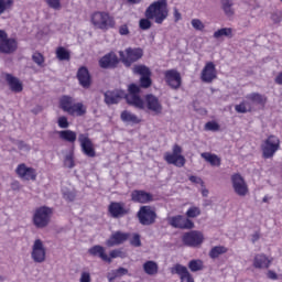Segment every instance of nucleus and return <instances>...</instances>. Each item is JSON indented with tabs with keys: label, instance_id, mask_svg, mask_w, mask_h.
<instances>
[{
	"label": "nucleus",
	"instance_id": "1",
	"mask_svg": "<svg viewBox=\"0 0 282 282\" xmlns=\"http://www.w3.org/2000/svg\"><path fill=\"white\" fill-rule=\"evenodd\" d=\"M144 17L139 21L140 30H151L153 22L162 25L169 19V2L167 0H158L152 2L144 12Z\"/></svg>",
	"mask_w": 282,
	"mask_h": 282
},
{
	"label": "nucleus",
	"instance_id": "2",
	"mask_svg": "<svg viewBox=\"0 0 282 282\" xmlns=\"http://www.w3.org/2000/svg\"><path fill=\"white\" fill-rule=\"evenodd\" d=\"M140 86L130 84L128 86V94L124 90H108L104 94L106 105H118L124 98L128 105L135 107V109L144 108V100L140 97Z\"/></svg>",
	"mask_w": 282,
	"mask_h": 282
},
{
	"label": "nucleus",
	"instance_id": "3",
	"mask_svg": "<svg viewBox=\"0 0 282 282\" xmlns=\"http://www.w3.org/2000/svg\"><path fill=\"white\" fill-rule=\"evenodd\" d=\"M281 149V140L276 135H269L261 144L262 158L270 160Z\"/></svg>",
	"mask_w": 282,
	"mask_h": 282
},
{
	"label": "nucleus",
	"instance_id": "4",
	"mask_svg": "<svg viewBox=\"0 0 282 282\" xmlns=\"http://www.w3.org/2000/svg\"><path fill=\"white\" fill-rule=\"evenodd\" d=\"M52 219V208L42 206L35 209L33 215V224L35 228H47Z\"/></svg>",
	"mask_w": 282,
	"mask_h": 282
},
{
	"label": "nucleus",
	"instance_id": "5",
	"mask_svg": "<svg viewBox=\"0 0 282 282\" xmlns=\"http://www.w3.org/2000/svg\"><path fill=\"white\" fill-rule=\"evenodd\" d=\"M119 56H120L121 63H123L126 67H131L133 63H137V61H140V58L144 56V51H142V48L140 47H137V48L128 47L126 50V53L123 51H120Z\"/></svg>",
	"mask_w": 282,
	"mask_h": 282
},
{
	"label": "nucleus",
	"instance_id": "6",
	"mask_svg": "<svg viewBox=\"0 0 282 282\" xmlns=\"http://www.w3.org/2000/svg\"><path fill=\"white\" fill-rule=\"evenodd\" d=\"M91 23L98 30H109L116 25V21L107 12H95L91 15Z\"/></svg>",
	"mask_w": 282,
	"mask_h": 282
},
{
	"label": "nucleus",
	"instance_id": "7",
	"mask_svg": "<svg viewBox=\"0 0 282 282\" xmlns=\"http://www.w3.org/2000/svg\"><path fill=\"white\" fill-rule=\"evenodd\" d=\"M137 217L141 226H153L155 219H158V214L151 206H142L139 209Z\"/></svg>",
	"mask_w": 282,
	"mask_h": 282
},
{
	"label": "nucleus",
	"instance_id": "8",
	"mask_svg": "<svg viewBox=\"0 0 282 282\" xmlns=\"http://www.w3.org/2000/svg\"><path fill=\"white\" fill-rule=\"evenodd\" d=\"M164 160L167 162V164H173L178 169H182V166L186 164V158L182 155V147L178 144H174L172 153H165Z\"/></svg>",
	"mask_w": 282,
	"mask_h": 282
},
{
	"label": "nucleus",
	"instance_id": "9",
	"mask_svg": "<svg viewBox=\"0 0 282 282\" xmlns=\"http://www.w3.org/2000/svg\"><path fill=\"white\" fill-rule=\"evenodd\" d=\"M182 241L187 248H199L204 243V234L197 230L187 231L182 236Z\"/></svg>",
	"mask_w": 282,
	"mask_h": 282
},
{
	"label": "nucleus",
	"instance_id": "10",
	"mask_svg": "<svg viewBox=\"0 0 282 282\" xmlns=\"http://www.w3.org/2000/svg\"><path fill=\"white\" fill-rule=\"evenodd\" d=\"M167 224L172 228H178L180 230H193L195 228V223L183 215L167 217Z\"/></svg>",
	"mask_w": 282,
	"mask_h": 282
},
{
	"label": "nucleus",
	"instance_id": "11",
	"mask_svg": "<svg viewBox=\"0 0 282 282\" xmlns=\"http://www.w3.org/2000/svg\"><path fill=\"white\" fill-rule=\"evenodd\" d=\"M133 74H137L140 77V87L143 89H149L152 85L151 80V69L144 65H134L132 68Z\"/></svg>",
	"mask_w": 282,
	"mask_h": 282
},
{
	"label": "nucleus",
	"instance_id": "12",
	"mask_svg": "<svg viewBox=\"0 0 282 282\" xmlns=\"http://www.w3.org/2000/svg\"><path fill=\"white\" fill-rule=\"evenodd\" d=\"M231 184L234 193H236V195H238L239 197H246V195H248V183H246V180L243 178V176H241V174L236 173L231 175Z\"/></svg>",
	"mask_w": 282,
	"mask_h": 282
},
{
	"label": "nucleus",
	"instance_id": "13",
	"mask_svg": "<svg viewBox=\"0 0 282 282\" xmlns=\"http://www.w3.org/2000/svg\"><path fill=\"white\" fill-rule=\"evenodd\" d=\"M144 100L145 102L143 101L142 109H148V111H151L154 116H160V113H162V102H160V99L156 96L151 94L145 95Z\"/></svg>",
	"mask_w": 282,
	"mask_h": 282
},
{
	"label": "nucleus",
	"instance_id": "14",
	"mask_svg": "<svg viewBox=\"0 0 282 282\" xmlns=\"http://www.w3.org/2000/svg\"><path fill=\"white\" fill-rule=\"evenodd\" d=\"M78 142L82 147V152L87 158H96V148H94V142L89 139V134L80 133L78 135Z\"/></svg>",
	"mask_w": 282,
	"mask_h": 282
},
{
	"label": "nucleus",
	"instance_id": "15",
	"mask_svg": "<svg viewBox=\"0 0 282 282\" xmlns=\"http://www.w3.org/2000/svg\"><path fill=\"white\" fill-rule=\"evenodd\" d=\"M108 212L110 217L113 219H120V217H124L131 213V209L124 207V203L122 202H111L108 206Z\"/></svg>",
	"mask_w": 282,
	"mask_h": 282
},
{
	"label": "nucleus",
	"instance_id": "16",
	"mask_svg": "<svg viewBox=\"0 0 282 282\" xmlns=\"http://www.w3.org/2000/svg\"><path fill=\"white\" fill-rule=\"evenodd\" d=\"M45 246L41 239H36L32 247L31 257L35 263H43L45 261Z\"/></svg>",
	"mask_w": 282,
	"mask_h": 282
},
{
	"label": "nucleus",
	"instance_id": "17",
	"mask_svg": "<svg viewBox=\"0 0 282 282\" xmlns=\"http://www.w3.org/2000/svg\"><path fill=\"white\" fill-rule=\"evenodd\" d=\"M171 274H177L182 282H195L193 274L188 271V268L181 263H176L170 268Z\"/></svg>",
	"mask_w": 282,
	"mask_h": 282
},
{
	"label": "nucleus",
	"instance_id": "18",
	"mask_svg": "<svg viewBox=\"0 0 282 282\" xmlns=\"http://www.w3.org/2000/svg\"><path fill=\"white\" fill-rule=\"evenodd\" d=\"M165 83L171 89H180L182 87V75L176 69L165 70Z\"/></svg>",
	"mask_w": 282,
	"mask_h": 282
},
{
	"label": "nucleus",
	"instance_id": "19",
	"mask_svg": "<svg viewBox=\"0 0 282 282\" xmlns=\"http://www.w3.org/2000/svg\"><path fill=\"white\" fill-rule=\"evenodd\" d=\"M19 50V42L14 37H4L0 41V54H14Z\"/></svg>",
	"mask_w": 282,
	"mask_h": 282
},
{
	"label": "nucleus",
	"instance_id": "20",
	"mask_svg": "<svg viewBox=\"0 0 282 282\" xmlns=\"http://www.w3.org/2000/svg\"><path fill=\"white\" fill-rule=\"evenodd\" d=\"M217 78V68H215V63L208 62L200 73V80L203 83H213Z\"/></svg>",
	"mask_w": 282,
	"mask_h": 282
},
{
	"label": "nucleus",
	"instance_id": "21",
	"mask_svg": "<svg viewBox=\"0 0 282 282\" xmlns=\"http://www.w3.org/2000/svg\"><path fill=\"white\" fill-rule=\"evenodd\" d=\"M120 59H118V55L116 53H109L100 58L99 65L102 69H115L118 67Z\"/></svg>",
	"mask_w": 282,
	"mask_h": 282
},
{
	"label": "nucleus",
	"instance_id": "22",
	"mask_svg": "<svg viewBox=\"0 0 282 282\" xmlns=\"http://www.w3.org/2000/svg\"><path fill=\"white\" fill-rule=\"evenodd\" d=\"M77 79L79 80V85L84 87V89H89L91 87V75L89 74V69L87 67L82 66L77 70Z\"/></svg>",
	"mask_w": 282,
	"mask_h": 282
},
{
	"label": "nucleus",
	"instance_id": "23",
	"mask_svg": "<svg viewBox=\"0 0 282 282\" xmlns=\"http://www.w3.org/2000/svg\"><path fill=\"white\" fill-rule=\"evenodd\" d=\"M131 199L132 202H135L138 204H149V202H153V194L144 191L134 189L131 193Z\"/></svg>",
	"mask_w": 282,
	"mask_h": 282
},
{
	"label": "nucleus",
	"instance_id": "24",
	"mask_svg": "<svg viewBox=\"0 0 282 282\" xmlns=\"http://www.w3.org/2000/svg\"><path fill=\"white\" fill-rule=\"evenodd\" d=\"M17 174L22 180H26V181L36 180V170H34L33 167H26L25 164L23 163L17 167Z\"/></svg>",
	"mask_w": 282,
	"mask_h": 282
},
{
	"label": "nucleus",
	"instance_id": "25",
	"mask_svg": "<svg viewBox=\"0 0 282 282\" xmlns=\"http://www.w3.org/2000/svg\"><path fill=\"white\" fill-rule=\"evenodd\" d=\"M129 239V234H124L122 231H116L111 235V237L106 241L108 248H113V246H120L124 243Z\"/></svg>",
	"mask_w": 282,
	"mask_h": 282
},
{
	"label": "nucleus",
	"instance_id": "26",
	"mask_svg": "<svg viewBox=\"0 0 282 282\" xmlns=\"http://www.w3.org/2000/svg\"><path fill=\"white\" fill-rule=\"evenodd\" d=\"M246 100L251 104V107L256 105L257 107H261L263 109L268 102V97L259 93H251L246 96Z\"/></svg>",
	"mask_w": 282,
	"mask_h": 282
},
{
	"label": "nucleus",
	"instance_id": "27",
	"mask_svg": "<svg viewBox=\"0 0 282 282\" xmlns=\"http://www.w3.org/2000/svg\"><path fill=\"white\" fill-rule=\"evenodd\" d=\"M6 82L8 83L11 91H14V94H21V91H23V84L18 77H14L12 74H6Z\"/></svg>",
	"mask_w": 282,
	"mask_h": 282
},
{
	"label": "nucleus",
	"instance_id": "28",
	"mask_svg": "<svg viewBox=\"0 0 282 282\" xmlns=\"http://www.w3.org/2000/svg\"><path fill=\"white\" fill-rule=\"evenodd\" d=\"M88 254H90L91 257H98L99 259H101V261H106V263H111V258L107 256V253L105 252V247L100 245L91 247L88 250Z\"/></svg>",
	"mask_w": 282,
	"mask_h": 282
},
{
	"label": "nucleus",
	"instance_id": "29",
	"mask_svg": "<svg viewBox=\"0 0 282 282\" xmlns=\"http://www.w3.org/2000/svg\"><path fill=\"white\" fill-rule=\"evenodd\" d=\"M270 263L272 262L270 261V259L265 257V254L258 253L254 256L253 268H256L257 270H263L265 268H270Z\"/></svg>",
	"mask_w": 282,
	"mask_h": 282
},
{
	"label": "nucleus",
	"instance_id": "30",
	"mask_svg": "<svg viewBox=\"0 0 282 282\" xmlns=\"http://www.w3.org/2000/svg\"><path fill=\"white\" fill-rule=\"evenodd\" d=\"M200 156L203 158V160H205V162H208L212 166H221V159H219L217 154H213L210 152H203Z\"/></svg>",
	"mask_w": 282,
	"mask_h": 282
},
{
	"label": "nucleus",
	"instance_id": "31",
	"mask_svg": "<svg viewBox=\"0 0 282 282\" xmlns=\"http://www.w3.org/2000/svg\"><path fill=\"white\" fill-rule=\"evenodd\" d=\"M73 105H74V102L72 101V97H69V96H64L59 100V107L66 113H72L74 111L72 109Z\"/></svg>",
	"mask_w": 282,
	"mask_h": 282
},
{
	"label": "nucleus",
	"instance_id": "32",
	"mask_svg": "<svg viewBox=\"0 0 282 282\" xmlns=\"http://www.w3.org/2000/svg\"><path fill=\"white\" fill-rule=\"evenodd\" d=\"M143 270L145 274L154 276V274H158V270H160V268L158 267L155 261L149 260L143 264Z\"/></svg>",
	"mask_w": 282,
	"mask_h": 282
},
{
	"label": "nucleus",
	"instance_id": "33",
	"mask_svg": "<svg viewBox=\"0 0 282 282\" xmlns=\"http://www.w3.org/2000/svg\"><path fill=\"white\" fill-rule=\"evenodd\" d=\"M61 140H64L65 142H70L74 144L76 142V132L72 130H62L57 132Z\"/></svg>",
	"mask_w": 282,
	"mask_h": 282
},
{
	"label": "nucleus",
	"instance_id": "34",
	"mask_svg": "<svg viewBox=\"0 0 282 282\" xmlns=\"http://www.w3.org/2000/svg\"><path fill=\"white\" fill-rule=\"evenodd\" d=\"M220 3L226 17H232L235 14V9L232 8L235 3L232 0H220Z\"/></svg>",
	"mask_w": 282,
	"mask_h": 282
},
{
	"label": "nucleus",
	"instance_id": "35",
	"mask_svg": "<svg viewBox=\"0 0 282 282\" xmlns=\"http://www.w3.org/2000/svg\"><path fill=\"white\" fill-rule=\"evenodd\" d=\"M252 109H253L252 104L248 101V99L240 102L239 105H236L235 107V110L237 111V113H248L252 111Z\"/></svg>",
	"mask_w": 282,
	"mask_h": 282
},
{
	"label": "nucleus",
	"instance_id": "36",
	"mask_svg": "<svg viewBox=\"0 0 282 282\" xmlns=\"http://www.w3.org/2000/svg\"><path fill=\"white\" fill-rule=\"evenodd\" d=\"M121 120L122 122H131L132 124H140V120L138 116L124 110L121 112Z\"/></svg>",
	"mask_w": 282,
	"mask_h": 282
},
{
	"label": "nucleus",
	"instance_id": "37",
	"mask_svg": "<svg viewBox=\"0 0 282 282\" xmlns=\"http://www.w3.org/2000/svg\"><path fill=\"white\" fill-rule=\"evenodd\" d=\"M228 252V248L224 246L213 247L209 251L210 259H218L220 254H226Z\"/></svg>",
	"mask_w": 282,
	"mask_h": 282
},
{
	"label": "nucleus",
	"instance_id": "38",
	"mask_svg": "<svg viewBox=\"0 0 282 282\" xmlns=\"http://www.w3.org/2000/svg\"><path fill=\"white\" fill-rule=\"evenodd\" d=\"M214 39H223L226 36L227 39H232V29L231 28H223L214 32Z\"/></svg>",
	"mask_w": 282,
	"mask_h": 282
},
{
	"label": "nucleus",
	"instance_id": "39",
	"mask_svg": "<svg viewBox=\"0 0 282 282\" xmlns=\"http://www.w3.org/2000/svg\"><path fill=\"white\" fill-rule=\"evenodd\" d=\"M73 112H68L69 116H85L87 113V109H85V106L83 102L73 104L72 106Z\"/></svg>",
	"mask_w": 282,
	"mask_h": 282
},
{
	"label": "nucleus",
	"instance_id": "40",
	"mask_svg": "<svg viewBox=\"0 0 282 282\" xmlns=\"http://www.w3.org/2000/svg\"><path fill=\"white\" fill-rule=\"evenodd\" d=\"M56 57L58 58V61H69V58H72V55L69 51H67L65 47L59 46L56 50Z\"/></svg>",
	"mask_w": 282,
	"mask_h": 282
},
{
	"label": "nucleus",
	"instance_id": "41",
	"mask_svg": "<svg viewBox=\"0 0 282 282\" xmlns=\"http://www.w3.org/2000/svg\"><path fill=\"white\" fill-rule=\"evenodd\" d=\"M191 272H199L204 270V262L202 260H191L187 264Z\"/></svg>",
	"mask_w": 282,
	"mask_h": 282
},
{
	"label": "nucleus",
	"instance_id": "42",
	"mask_svg": "<svg viewBox=\"0 0 282 282\" xmlns=\"http://www.w3.org/2000/svg\"><path fill=\"white\" fill-rule=\"evenodd\" d=\"M202 215V209L199 207H191L186 212V219H195V217H199Z\"/></svg>",
	"mask_w": 282,
	"mask_h": 282
},
{
	"label": "nucleus",
	"instance_id": "43",
	"mask_svg": "<svg viewBox=\"0 0 282 282\" xmlns=\"http://www.w3.org/2000/svg\"><path fill=\"white\" fill-rule=\"evenodd\" d=\"M127 259V252L122 251L121 249H115L110 251L109 259Z\"/></svg>",
	"mask_w": 282,
	"mask_h": 282
},
{
	"label": "nucleus",
	"instance_id": "44",
	"mask_svg": "<svg viewBox=\"0 0 282 282\" xmlns=\"http://www.w3.org/2000/svg\"><path fill=\"white\" fill-rule=\"evenodd\" d=\"M14 4V1L12 0H0V14H3L6 10H10L12 6Z\"/></svg>",
	"mask_w": 282,
	"mask_h": 282
},
{
	"label": "nucleus",
	"instance_id": "45",
	"mask_svg": "<svg viewBox=\"0 0 282 282\" xmlns=\"http://www.w3.org/2000/svg\"><path fill=\"white\" fill-rule=\"evenodd\" d=\"M64 166H66V169H74V166H76V164L74 163V153L65 155Z\"/></svg>",
	"mask_w": 282,
	"mask_h": 282
},
{
	"label": "nucleus",
	"instance_id": "46",
	"mask_svg": "<svg viewBox=\"0 0 282 282\" xmlns=\"http://www.w3.org/2000/svg\"><path fill=\"white\" fill-rule=\"evenodd\" d=\"M191 24H192V28H194V30H197L198 32H203V30L206 28L204 22H202V20L199 19H193L191 21Z\"/></svg>",
	"mask_w": 282,
	"mask_h": 282
},
{
	"label": "nucleus",
	"instance_id": "47",
	"mask_svg": "<svg viewBox=\"0 0 282 282\" xmlns=\"http://www.w3.org/2000/svg\"><path fill=\"white\" fill-rule=\"evenodd\" d=\"M32 61L35 62L39 67H43V64L45 63V57H43V54L41 53H34L32 55Z\"/></svg>",
	"mask_w": 282,
	"mask_h": 282
},
{
	"label": "nucleus",
	"instance_id": "48",
	"mask_svg": "<svg viewBox=\"0 0 282 282\" xmlns=\"http://www.w3.org/2000/svg\"><path fill=\"white\" fill-rule=\"evenodd\" d=\"M57 124L59 129H69V121L65 116H62L57 119Z\"/></svg>",
	"mask_w": 282,
	"mask_h": 282
},
{
	"label": "nucleus",
	"instance_id": "49",
	"mask_svg": "<svg viewBox=\"0 0 282 282\" xmlns=\"http://www.w3.org/2000/svg\"><path fill=\"white\" fill-rule=\"evenodd\" d=\"M130 243L134 248H140V246H142V241L140 240V235L139 234H134L132 239L130 240Z\"/></svg>",
	"mask_w": 282,
	"mask_h": 282
},
{
	"label": "nucleus",
	"instance_id": "50",
	"mask_svg": "<svg viewBox=\"0 0 282 282\" xmlns=\"http://www.w3.org/2000/svg\"><path fill=\"white\" fill-rule=\"evenodd\" d=\"M79 282H91V273L89 271H82Z\"/></svg>",
	"mask_w": 282,
	"mask_h": 282
},
{
	"label": "nucleus",
	"instance_id": "51",
	"mask_svg": "<svg viewBox=\"0 0 282 282\" xmlns=\"http://www.w3.org/2000/svg\"><path fill=\"white\" fill-rule=\"evenodd\" d=\"M207 131H219V123L209 121L205 124Z\"/></svg>",
	"mask_w": 282,
	"mask_h": 282
},
{
	"label": "nucleus",
	"instance_id": "52",
	"mask_svg": "<svg viewBox=\"0 0 282 282\" xmlns=\"http://www.w3.org/2000/svg\"><path fill=\"white\" fill-rule=\"evenodd\" d=\"M64 199L67 202H74L76 199V192L66 191L64 192Z\"/></svg>",
	"mask_w": 282,
	"mask_h": 282
},
{
	"label": "nucleus",
	"instance_id": "53",
	"mask_svg": "<svg viewBox=\"0 0 282 282\" xmlns=\"http://www.w3.org/2000/svg\"><path fill=\"white\" fill-rule=\"evenodd\" d=\"M46 3L53 10H58L61 8V0H46Z\"/></svg>",
	"mask_w": 282,
	"mask_h": 282
},
{
	"label": "nucleus",
	"instance_id": "54",
	"mask_svg": "<svg viewBox=\"0 0 282 282\" xmlns=\"http://www.w3.org/2000/svg\"><path fill=\"white\" fill-rule=\"evenodd\" d=\"M119 34L121 36H129L130 34V31H129V26L127 24H122L120 28H119Z\"/></svg>",
	"mask_w": 282,
	"mask_h": 282
},
{
	"label": "nucleus",
	"instance_id": "55",
	"mask_svg": "<svg viewBox=\"0 0 282 282\" xmlns=\"http://www.w3.org/2000/svg\"><path fill=\"white\" fill-rule=\"evenodd\" d=\"M129 274V270L128 269H124L122 267H120L119 269L116 270L115 272V276H124Z\"/></svg>",
	"mask_w": 282,
	"mask_h": 282
},
{
	"label": "nucleus",
	"instance_id": "56",
	"mask_svg": "<svg viewBox=\"0 0 282 282\" xmlns=\"http://www.w3.org/2000/svg\"><path fill=\"white\" fill-rule=\"evenodd\" d=\"M271 20L273 23H281L282 22V15L280 12H274L271 14Z\"/></svg>",
	"mask_w": 282,
	"mask_h": 282
},
{
	"label": "nucleus",
	"instance_id": "57",
	"mask_svg": "<svg viewBox=\"0 0 282 282\" xmlns=\"http://www.w3.org/2000/svg\"><path fill=\"white\" fill-rule=\"evenodd\" d=\"M189 182H192L193 184H204V181L197 176H189Z\"/></svg>",
	"mask_w": 282,
	"mask_h": 282
},
{
	"label": "nucleus",
	"instance_id": "58",
	"mask_svg": "<svg viewBox=\"0 0 282 282\" xmlns=\"http://www.w3.org/2000/svg\"><path fill=\"white\" fill-rule=\"evenodd\" d=\"M174 19L175 23H177V21H182V13H180V10H177V8H174Z\"/></svg>",
	"mask_w": 282,
	"mask_h": 282
},
{
	"label": "nucleus",
	"instance_id": "59",
	"mask_svg": "<svg viewBox=\"0 0 282 282\" xmlns=\"http://www.w3.org/2000/svg\"><path fill=\"white\" fill-rule=\"evenodd\" d=\"M259 239H261V235L259 234V231H256V232L251 236V241H252V243H257V241H259Z\"/></svg>",
	"mask_w": 282,
	"mask_h": 282
},
{
	"label": "nucleus",
	"instance_id": "60",
	"mask_svg": "<svg viewBox=\"0 0 282 282\" xmlns=\"http://www.w3.org/2000/svg\"><path fill=\"white\" fill-rule=\"evenodd\" d=\"M275 85H282V72H280L274 78Z\"/></svg>",
	"mask_w": 282,
	"mask_h": 282
},
{
	"label": "nucleus",
	"instance_id": "61",
	"mask_svg": "<svg viewBox=\"0 0 282 282\" xmlns=\"http://www.w3.org/2000/svg\"><path fill=\"white\" fill-rule=\"evenodd\" d=\"M18 147L21 150H23V149H25L26 151L30 150V147L26 143H24L23 141H19Z\"/></svg>",
	"mask_w": 282,
	"mask_h": 282
},
{
	"label": "nucleus",
	"instance_id": "62",
	"mask_svg": "<svg viewBox=\"0 0 282 282\" xmlns=\"http://www.w3.org/2000/svg\"><path fill=\"white\" fill-rule=\"evenodd\" d=\"M268 278L272 279V280H276L278 279L276 273L274 271H268Z\"/></svg>",
	"mask_w": 282,
	"mask_h": 282
},
{
	"label": "nucleus",
	"instance_id": "63",
	"mask_svg": "<svg viewBox=\"0 0 282 282\" xmlns=\"http://www.w3.org/2000/svg\"><path fill=\"white\" fill-rule=\"evenodd\" d=\"M8 33L4 30H0V41H3L4 39H7Z\"/></svg>",
	"mask_w": 282,
	"mask_h": 282
},
{
	"label": "nucleus",
	"instance_id": "64",
	"mask_svg": "<svg viewBox=\"0 0 282 282\" xmlns=\"http://www.w3.org/2000/svg\"><path fill=\"white\" fill-rule=\"evenodd\" d=\"M42 109L41 107H36L34 109H32V113H34L36 116V113H41Z\"/></svg>",
	"mask_w": 282,
	"mask_h": 282
}]
</instances>
